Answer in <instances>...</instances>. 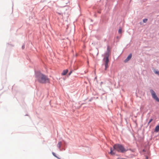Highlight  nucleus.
Returning a JSON list of instances; mask_svg holds the SVG:
<instances>
[{
    "instance_id": "423d86ee",
    "label": "nucleus",
    "mask_w": 159,
    "mask_h": 159,
    "mask_svg": "<svg viewBox=\"0 0 159 159\" xmlns=\"http://www.w3.org/2000/svg\"><path fill=\"white\" fill-rule=\"evenodd\" d=\"M68 71V70L67 69L64 70L61 73V75H65L67 73Z\"/></svg>"
},
{
    "instance_id": "1a4fd4ad",
    "label": "nucleus",
    "mask_w": 159,
    "mask_h": 159,
    "mask_svg": "<svg viewBox=\"0 0 159 159\" xmlns=\"http://www.w3.org/2000/svg\"><path fill=\"white\" fill-rule=\"evenodd\" d=\"M61 144V142H59V143H58L57 144V147L59 148H60Z\"/></svg>"
},
{
    "instance_id": "20e7f679",
    "label": "nucleus",
    "mask_w": 159,
    "mask_h": 159,
    "mask_svg": "<svg viewBox=\"0 0 159 159\" xmlns=\"http://www.w3.org/2000/svg\"><path fill=\"white\" fill-rule=\"evenodd\" d=\"M150 92L152 98L156 101L159 102V99L157 97V96L155 92L152 89L150 90Z\"/></svg>"
},
{
    "instance_id": "7ed1b4c3",
    "label": "nucleus",
    "mask_w": 159,
    "mask_h": 159,
    "mask_svg": "<svg viewBox=\"0 0 159 159\" xmlns=\"http://www.w3.org/2000/svg\"><path fill=\"white\" fill-rule=\"evenodd\" d=\"M109 47L108 46L107 48V50L106 53L105 54V57L104 59V60H105V70H106L107 68L108 67V63L109 61Z\"/></svg>"
},
{
    "instance_id": "4468645a",
    "label": "nucleus",
    "mask_w": 159,
    "mask_h": 159,
    "mask_svg": "<svg viewBox=\"0 0 159 159\" xmlns=\"http://www.w3.org/2000/svg\"><path fill=\"white\" fill-rule=\"evenodd\" d=\"M52 154L55 157H57L56 156V155L55 153L53 152H52Z\"/></svg>"
},
{
    "instance_id": "f03ea898",
    "label": "nucleus",
    "mask_w": 159,
    "mask_h": 159,
    "mask_svg": "<svg viewBox=\"0 0 159 159\" xmlns=\"http://www.w3.org/2000/svg\"><path fill=\"white\" fill-rule=\"evenodd\" d=\"M113 149L114 150L121 152H124L127 151L122 145L119 144H116L114 145Z\"/></svg>"
},
{
    "instance_id": "6e6552de",
    "label": "nucleus",
    "mask_w": 159,
    "mask_h": 159,
    "mask_svg": "<svg viewBox=\"0 0 159 159\" xmlns=\"http://www.w3.org/2000/svg\"><path fill=\"white\" fill-rule=\"evenodd\" d=\"M159 131V125L157 126L155 129V131L156 132H157Z\"/></svg>"
},
{
    "instance_id": "9b49d317",
    "label": "nucleus",
    "mask_w": 159,
    "mask_h": 159,
    "mask_svg": "<svg viewBox=\"0 0 159 159\" xmlns=\"http://www.w3.org/2000/svg\"><path fill=\"white\" fill-rule=\"evenodd\" d=\"M154 72L155 74H157L158 75H159V71H154Z\"/></svg>"
},
{
    "instance_id": "39448f33",
    "label": "nucleus",
    "mask_w": 159,
    "mask_h": 159,
    "mask_svg": "<svg viewBox=\"0 0 159 159\" xmlns=\"http://www.w3.org/2000/svg\"><path fill=\"white\" fill-rule=\"evenodd\" d=\"M132 56V54H130L128 56L126 59L125 60V62H126L129 61L131 58Z\"/></svg>"
},
{
    "instance_id": "9d476101",
    "label": "nucleus",
    "mask_w": 159,
    "mask_h": 159,
    "mask_svg": "<svg viewBox=\"0 0 159 159\" xmlns=\"http://www.w3.org/2000/svg\"><path fill=\"white\" fill-rule=\"evenodd\" d=\"M122 32V29L121 28H120L118 30V33L119 34H121Z\"/></svg>"
},
{
    "instance_id": "f8f14e48",
    "label": "nucleus",
    "mask_w": 159,
    "mask_h": 159,
    "mask_svg": "<svg viewBox=\"0 0 159 159\" xmlns=\"http://www.w3.org/2000/svg\"><path fill=\"white\" fill-rule=\"evenodd\" d=\"M148 19H145L143 20V22L144 23H146L147 22Z\"/></svg>"
},
{
    "instance_id": "f3484780",
    "label": "nucleus",
    "mask_w": 159,
    "mask_h": 159,
    "mask_svg": "<svg viewBox=\"0 0 159 159\" xmlns=\"http://www.w3.org/2000/svg\"><path fill=\"white\" fill-rule=\"evenodd\" d=\"M146 159H148V157H146Z\"/></svg>"
},
{
    "instance_id": "ddd939ff",
    "label": "nucleus",
    "mask_w": 159,
    "mask_h": 159,
    "mask_svg": "<svg viewBox=\"0 0 159 159\" xmlns=\"http://www.w3.org/2000/svg\"><path fill=\"white\" fill-rule=\"evenodd\" d=\"M152 119H151L148 122V124H149L151 122H152Z\"/></svg>"
},
{
    "instance_id": "f257e3e1",
    "label": "nucleus",
    "mask_w": 159,
    "mask_h": 159,
    "mask_svg": "<svg viewBox=\"0 0 159 159\" xmlns=\"http://www.w3.org/2000/svg\"><path fill=\"white\" fill-rule=\"evenodd\" d=\"M36 80L40 83L45 84L49 83L50 80L47 76L39 72L36 74Z\"/></svg>"
},
{
    "instance_id": "dca6fc26",
    "label": "nucleus",
    "mask_w": 159,
    "mask_h": 159,
    "mask_svg": "<svg viewBox=\"0 0 159 159\" xmlns=\"http://www.w3.org/2000/svg\"><path fill=\"white\" fill-rule=\"evenodd\" d=\"M24 47H25L24 46H22V48H23V49H24Z\"/></svg>"
},
{
    "instance_id": "2eb2a0df",
    "label": "nucleus",
    "mask_w": 159,
    "mask_h": 159,
    "mask_svg": "<svg viewBox=\"0 0 159 159\" xmlns=\"http://www.w3.org/2000/svg\"><path fill=\"white\" fill-rule=\"evenodd\" d=\"M72 71H70V72L69 73V75H70L72 73Z\"/></svg>"
},
{
    "instance_id": "0eeeda50",
    "label": "nucleus",
    "mask_w": 159,
    "mask_h": 159,
    "mask_svg": "<svg viewBox=\"0 0 159 159\" xmlns=\"http://www.w3.org/2000/svg\"><path fill=\"white\" fill-rule=\"evenodd\" d=\"M110 153L112 155H114L115 153V152H114L112 150V148H110Z\"/></svg>"
}]
</instances>
